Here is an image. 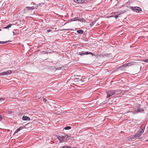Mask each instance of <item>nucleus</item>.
<instances>
[{
  "mask_svg": "<svg viewBox=\"0 0 148 148\" xmlns=\"http://www.w3.org/2000/svg\"><path fill=\"white\" fill-rule=\"evenodd\" d=\"M77 3H82L84 2V0H77Z\"/></svg>",
  "mask_w": 148,
  "mask_h": 148,
  "instance_id": "obj_14",
  "label": "nucleus"
},
{
  "mask_svg": "<svg viewBox=\"0 0 148 148\" xmlns=\"http://www.w3.org/2000/svg\"><path fill=\"white\" fill-rule=\"evenodd\" d=\"M22 119L25 121H28L30 120V118L28 116H24L22 117Z\"/></svg>",
  "mask_w": 148,
  "mask_h": 148,
  "instance_id": "obj_9",
  "label": "nucleus"
},
{
  "mask_svg": "<svg viewBox=\"0 0 148 148\" xmlns=\"http://www.w3.org/2000/svg\"><path fill=\"white\" fill-rule=\"evenodd\" d=\"M2 119V116L0 115V121H1Z\"/></svg>",
  "mask_w": 148,
  "mask_h": 148,
  "instance_id": "obj_23",
  "label": "nucleus"
},
{
  "mask_svg": "<svg viewBox=\"0 0 148 148\" xmlns=\"http://www.w3.org/2000/svg\"><path fill=\"white\" fill-rule=\"evenodd\" d=\"M2 30H1V29H0V31H1Z\"/></svg>",
  "mask_w": 148,
  "mask_h": 148,
  "instance_id": "obj_32",
  "label": "nucleus"
},
{
  "mask_svg": "<svg viewBox=\"0 0 148 148\" xmlns=\"http://www.w3.org/2000/svg\"><path fill=\"white\" fill-rule=\"evenodd\" d=\"M77 21L81 22H83L85 20L84 18H81L77 17H76L71 19V21Z\"/></svg>",
  "mask_w": 148,
  "mask_h": 148,
  "instance_id": "obj_4",
  "label": "nucleus"
},
{
  "mask_svg": "<svg viewBox=\"0 0 148 148\" xmlns=\"http://www.w3.org/2000/svg\"><path fill=\"white\" fill-rule=\"evenodd\" d=\"M66 136H67V135ZM66 136H58L57 138L60 141V142L62 143L63 142V140L65 138Z\"/></svg>",
  "mask_w": 148,
  "mask_h": 148,
  "instance_id": "obj_6",
  "label": "nucleus"
},
{
  "mask_svg": "<svg viewBox=\"0 0 148 148\" xmlns=\"http://www.w3.org/2000/svg\"><path fill=\"white\" fill-rule=\"evenodd\" d=\"M13 35H15V34L14 32H13Z\"/></svg>",
  "mask_w": 148,
  "mask_h": 148,
  "instance_id": "obj_29",
  "label": "nucleus"
},
{
  "mask_svg": "<svg viewBox=\"0 0 148 148\" xmlns=\"http://www.w3.org/2000/svg\"><path fill=\"white\" fill-rule=\"evenodd\" d=\"M12 73L11 71L9 70L7 71L4 72L0 73V76L10 74Z\"/></svg>",
  "mask_w": 148,
  "mask_h": 148,
  "instance_id": "obj_5",
  "label": "nucleus"
},
{
  "mask_svg": "<svg viewBox=\"0 0 148 148\" xmlns=\"http://www.w3.org/2000/svg\"><path fill=\"white\" fill-rule=\"evenodd\" d=\"M3 42L2 41H0V44H3Z\"/></svg>",
  "mask_w": 148,
  "mask_h": 148,
  "instance_id": "obj_26",
  "label": "nucleus"
},
{
  "mask_svg": "<svg viewBox=\"0 0 148 148\" xmlns=\"http://www.w3.org/2000/svg\"><path fill=\"white\" fill-rule=\"evenodd\" d=\"M77 32L79 34H82L84 33V31L82 30H77Z\"/></svg>",
  "mask_w": 148,
  "mask_h": 148,
  "instance_id": "obj_13",
  "label": "nucleus"
},
{
  "mask_svg": "<svg viewBox=\"0 0 148 148\" xmlns=\"http://www.w3.org/2000/svg\"><path fill=\"white\" fill-rule=\"evenodd\" d=\"M71 127L66 126L64 128V129L65 130H68L71 129Z\"/></svg>",
  "mask_w": 148,
  "mask_h": 148,
  "instance_id": "obj_15",
  "label": "nucleus"
},
{
  "mask_svg": "<svg viewBox=\"0 0 148 148\" xmlns=\"http://www.w3.org/2000/svg\"><path fill=\"white\" fill-rule=\"evenodd\" d=\"M145 127H141L140 129L138 131L134 136L135 138L138 137L140 136L143 133L145 130Z\"/></svg>",
  "mask_w": 148,
  "mask_h": 148,
  "instance_id": "obj_1",
  "label": "nucleus"
},
{
  "mask_svg": "<svg viewBox=\"0 0 148 148\" xmlns=\"http://www.w3.org/2000/svg\"><path fill=\"white\" fill-rule=\"evenodd\" d=\"M125 12V10L117 12L115 13V14H117V15H119L123 13H124Z\"/></svg>",
  "mask_w": 148,
  "mask_h": 148,
  "instance_id": "obj_8",
  "label": "nucleus"
},
{
  "mask_svg": "<svg viewBox=\"0 0 148 148\" xmlns=\"http://www.w3.org/2000/svg\"><path fill=\"white\" fill-rule=\"evenodd\" d=\"M110 17H112V16H111Z\"/></svg>",
  "mask_w": 148,
  "mask_h": 148,
  "instance_id": "obj_33",
  "label": "nucleus"
},
{
  "mask_svg": "<svg viewBox=\"0 0 148 148\" xmlns=\"http://www.w3.org/2000/svg\"><path fill=\"white\" fill-rule=\"evenodd\" d=\"M74 1L76 2V3H77V0H73Z\"/></svg>",
  "mask_w": 148,
  "mask_h": 148,
  "instance_id": "obj_28",
  "label": "nucleus"
},
{
  "mask_svg": "<svg viewBox=\"0 0 148 148\" xmlns=\"http://www.w3.org/2000/svg\"><path fill=\"white\" fill-rule=\"evenodd\" d=\"M79 54L81 56L82 55H85L88 54V51H83L79 53Z\"/></svg>",
  "mask_w": 148,
  "mask_h": 148,
  "instance_id": "obj_7",
  "label": "nucleus"
},
{
  "mask_svg": "<svg viewBox=\"0 0 148 148\" xmlns=\"http://www.w3.org/2000/svg\"><path fill=\"white\" fill-rule=\"evenodd\" d=\"M115 92H116L114 90L108 91L107 92V97H110V96L114 94L115 93Z\"/></svg>",
  "mask_w": 148,
  "mask_h": 148,
  "instance_id": "obj_3",
  "label": "nucleus"
},
{
  "mask_svg": "<svg viewBox=\"0 0 148 148\" xmlns=\"http://www.w3.org/2000/svg\"><path fill=\"white\" fill-rule=\"evenodd\" d=\"M95 22L96 21H95L91 22L90 24V25L91 26H92L94 25V24L95 23Z\"/></svg>",
  "mask_w": 148,
  "mask_h": 148,
  "instance_id": "obj_17",
  "label": "nucleus"
},
{
  "mask_svg": "<svg viewBox=\"0 0 148 148\" xmlns=\"http://www.w3.org/2000/svg\"><path fill=\"white\" fill-rule=\"evenodd\" d=\"M9 42V41H6L3 42V43L5 44Z\"/></svg>",
  "mask_w": 148,
  "mask_h": 148,
  "instance_id": "obj_24",
  "label": "nucleus"
},
{
  "mask_svg": "<svg viewBox=\"0 0 148 148\" xmlns=\"http://www.w3.org/2000/svg\"><path fill=\"white\" fill-rule=\"evenodd\" d=\"M12 112L11 111L8 110V113L9 114H10L12 113Z\"/></svg>",
  "mask_w": 148,
  "mask_h": 148,
  "instance_id": "obj_21",
  "label": "nucleus"
},
{
  "mask_svg": "<svg viewBox=\"0 0 148 148\" xmlns=\"http://www.w3.org/2000/svg\"><path fill=\"white\" fill-rule=\"evenodd\" d=\"M88 54H91L92 56L95 55V54H93V53H91L90 52H89L88 51Z\"/></svg>",
  "mask_w": 148,
  "mask_h": 148,
  "instance_id": "obj_19",
  "label": "nucleus"
},
{
  "mask_svg": "<svg viewBox=\"0 0 148 148\" xmlns=\"http://www.w3.org/2000/svg\"><path fill=\"white\" fill-rule=\"evenodd\" d=\"M43 101L45 102H46L47 100L46 99H43Z\"/></svg>",
  "mask_w": 148,
  "mask_h": 148,
  "instance_id": "obj_25",
  "label": "nucleus"
},
{
  "mask_svg": "<svg viewBox=\"0 0 148 148\" xmlns=\"http://www.w3.org/2000/svg\"><path fill=\"white\" fill-rule=\"evenodd\" d=\"M130 9L134 12H136L137 13H139L142 10L141 8L140 7L137 6L132 7L131 6Z\"/></svg>",
  "mask_w": 148,
  "mask_h": 148,
  "instance_id": "obj_2",
  "label": "nucleus"
},
{
  "mask_svg": "<svg viewBox=\"0 0 148 148\" xmlns=\"http://www.w3.org/2000/svg\"><path fill=\"white\" fill-rule=\"evenodd\" d=\"M144 62L148 63V58L146 59H145L144 60Z\"/></svg>",
  "mask_w": 148,
  "mask_h": 148,
  "instance_id": "obj_18",
  "label": "nucleus"
},
{
  "mask_svg": "<svg viewBox=\"0 0 148 148\" xmlns=\"http://www.w3.org/2000/svg\"><path fill=\"white\" fill-rule=\"evenodd\" d=\"M51 31V30H50V29H48V30H47V32H50Z\"/></svg>",
  "mask_w": 148,
  "mask_h": 148,
  "instance_id": "obj_27",
  "label": "nucleus"
},
{
  "mask_svg": "<svg viewBox=\"0 0 148 148\" xmlns=\"http://www.w3.org/2000/svg\"><path fill=\"white\" fill-rule=\"evenodd\" d=\"M127 66H128V64H125L123 65H122L120 67V68H122V67H126ZM120 68V67H119Z\"/></svg>",
  "mask_w": 148,
  "mask_h": 148,
  "instance_id": "obj_16",
  "label": "nucleus"
},
{
  "mask_svg": "<svg viewBox=\"0 0 148 148\" xmlns=\"http://www.w3.org/2000/svg\"><path fill=\"white\" fill-rule=\"evenodd\" d=\"M23 128V127H20L19 128H18L15 131V133H16L19 131L20 130H21Z\"/></svg>",
  "mask_w": 148,
  "mask_h": 148,
  "instance_id": "obj_11",
  "label": "nucleus"
},
{
  "mask_svg": "<svg viewBox=\"0 0 148 148\" xmlns=\"http://www.w3.org/2000/svg\"><path fill=\"white\" fill-rule=\"evenodd\" d=\"M70 29H66V30H69Z\"/></svg>",
  "mask_w": 148,
  "mask_h": 148,
  "instance_id": "obj_30",
  "label": "nucleus"
},
{
  "mask_svg": "<svg viewBox=\"0 0 148 148\" xmlns=\"http://www.w3.org/2000/svg\"><path fill=\"white\" fill-rule=\"evenodd\" d=\"M27 125H26L25 126V127H27Z\"/></svg>",
  "mask_w": 148,
  "mask_h": 148,
  "instance_id": "obj_31",
  "label": "nucleus"
},
{
  "mask_svg": "<svg viewBox=\"0 0 148 148\" xmlns=\"http://www.w3.org/2000/svg\"><path fill=\"white\" fill-rule=\"evenodd\" d=\"M35 9L34 7V6H32L31 7H27L24 9L25 10H33Z\"/></svg>",
  "mask_w": 148,
  "mask_h": 148,
  "instance_id": "obj_10",
  "label": "nucleus"
},
{
  "mask_svg": "<svg viewBox=\"0 0 148 148\" xmlns=\"http://www.w3.org/2000/svg\"><path fill=\"white\" fill-rule=\"evenodd\" d=\"M127 64H128V66L131 65H132L133 64L131 63H127Z\"/></svg>",
  "mask_w": 148,
  "mask_h": 148,
  "instance_id": "obj_22",
  "label": "nucleus"
},
{
  "mask_svg": "<svg viewBox=\"0 0 148 148\" xmlns=\"http://www.w3.org/2000/svg\"><path fill=\"white\" fill-rule=\"evenodd\" d=\"M12 25L11 24H9L7 26L4 27L3 28V29H8L10 27H11Z\"/></svg>",
  "mask_w": 148,
  "mask_h": 148,
  "instance_id": "obj_12",
  "label": "nucleus"
},
{
  "mask_svg": "<svg viewBox=\"0 0 148 148\" xmlns=\"http://www.w3.org/2000/svg\"><path fill=\"white\" fill-rule=\"evenodd\" d=\"M115 16H114V17L116 19H117L118 17L119 16V15H117V14H115Z\"/></svg>",
  "mask_w": 148,
  "mask_h": 148,
  "instance_id": "obj_20",
  "label": "nucleus"
}]
</instances>
